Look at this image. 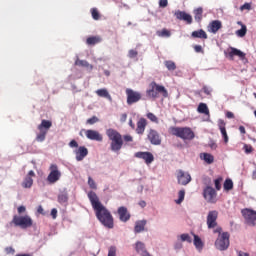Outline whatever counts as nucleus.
I'll return each instance as SVG.
<instances>
[{"label": "nucleus", "instance_id": "f257e3e1", "mask_svg": "<svg viewBox=\"0 0 256 256\" xmlns=\"http://www.w3.org/2000/svg\"><path fill=\"white\" fill-rule=\"evenodd\" d=\"M88 198L100 223L108 229H113L114 218L110 211L100 202L97 194L91 191L88 193Z\"/></svg>", "mask_w": 256, "mask_h": 256}, {"label": "nucleus", "instance_id": "f03ea898", "mask_svg": "<svg viewBox=\"0 0 256 256\" xmlns=\"http://www.w3.org/2000/svg\"><path fill=\"white\" fill-rule=\"evenodd\" d=\"M106 135L111 141V144H110L111 151L119 152L124 145L122 135L115 129H108L106 131Z\"/></svg>", "mask_w": 256, "mask_h": 256}, {"label": "nucleus", "instance_id": "7ed1b4c3", "mask_svg": "<svg viewBox=\"0 0 256 256\" xmlns=\"http://www.w3.org/2000/svg\"><path fill=\"white\" fill-rule=\"evenodd\" d=\"M214 233H218L219 237L215 242V246L218 250L220 251H225L229 248L230 246V234L228 232H224L222 233V228L221 227H217L214 230Z\"/></svg>", "mask_w": 256, "mask_h": 256}, {"label": "nucleus", "instance_id": "20e7f679", "mask_svg": "<svg viewBox=\"0 0 256 256\" xmlns=\"http://www.w3.org/2000/svg\"><path fill=\"white\" fill-rule=\"evenodd\" d=\"M170 132L172 135L177 136L183 140H192L195 137L194 132L190 128L172 127Z\"/></svg>", "mask_w": 256, "mask_h": 256}, {"label": "nucleus", "instance_id": "39448f33", "mask_svg": "<svg viewBox=\"0 0 256 256\" xmlns=\"http://www.w3.org/2000/svg\"><path fill=\"white\" fill-rule=\"evenodd\" d=\"M150 90L147 91V95L150 98L156 99L159 97V94H162L164 98L168 97V91L165 89L164 86H160L155 82L150 84Z\"/></svg>", "mask_w": 256, "mask_h": 256}, {"label": "nucleus", "instance_id": "423d86ee", "mask_svg": "<svg viewBox=\"0 0 256 256\" xmlns=\"http://www.w3.org/2000/svg\"><path fill=\"white\" fill-rule=\"evenodd\" d=\"M11 223L14 224L16 227H20L22 229H27L33 226V220L28 215H25V216L15 215Z\"/></svg>", "mask_w": 256, "mask_h": 256}, {"label": "nucleus", "instance_id": "0eeeda50", "mask_svg": "<svg viewBox=\"0 0 256 256\" xmlns=\"http://www.w3.org/2000/svg\"><path fill=\"white\" fill-rule=\"evenodd\" d=\"M203 196L208 203L215 204L217 202V192L210 186L203 190Z\"/></svg>", "mask_w": 256, "mask_h": 256}, {"label": "nucleus", "instance_id": "6e6552de", "mask_svg": "<svg viewBox=\"0 0 256 256\" xmlns=\"http://www.w3.org/2000/svg\"><path fill=\"white\" fill-rule=\"evenodd\" d=\"M61 178V172L58 169V166L56 164H52L50 166V174L47 177V181L50 184H54L57 181H59Z\"/></svg>", "mask_w": 256, "mask_h": 256}, {"label": "nucleus", "instance_id": "1a4fd4ad", "mask_svg": "<svg viewBox=\"0 0 256 256\" xmlns=\"http://www.w3.org/2000/svg\"><path fill=\"white\" fill-rule=\"evenodd\" d=\"M147 139L152 145H155V146L161 145L162 143L160 134L154 129H150L148 131Z\"/></svg>", "mask_w": 256, "mask_h": 256}, {"label": "nucleus", "instance_id": "9d476101", "mask_svg": "<svg viewBox=\"0 0 256 256\" xmlns=\"http://www.w3.org/2000/svg\"><path fill=\"white\" fill-rule=\"evenodd\" d=\"M242 216H244V219H246V223L250 226H255L256 223V211L245 209L242 210Z\"/></svg>", "mask_w": 256, "mask_h": 256}, {"label": "nucleus", "instance_id": "9b49d317", "mask_svg": "<svg viewBox=\"0 0 256 256\" xmlns=\"http://www.w3.org/2000/svg\"><path fill=\"white\" fill-rule=\"evenodd\" d=\"M126 94H127L128 105L135 104L139 102L142 98V95L139 92H135L132 89H127Z\"/></svg>", "mask_w": 256, "mask_h": 256}, {"label": "nucleus", "instance_id": "f8f14e48", "mask_svg": "<svg viewBox=\"0 0 256 256\" xmlns=\"http://www.w3.org/2000/svg\"><path fill=\"white\" fill-rule=\"evenodd\" d=\"M177 180L180 185L186 186L192 181V177L189 173L179 170L177 172Z\"/></svg>", "mask_w": 256, "mask_h": 256}, {"label": "nucleus", "instance_id": "ddd939ff", "mask_svg": "<svg viewBox=\"0 0 256 256\" xmlns=\"http://www.w3.org/2000/svg\"><path fill=\"white\" fill-rule=\"evenodd\" d=\"M219 213L217 211H210L207 217V225L209 229H214L217 227V219H218Z\"/></svg>", "mask_w": 256, "mask_h": 256}, {"label": "nucleus", "instance_id": "4468645a", "mask_svg": "<svg viewBox=\"0 0 256 256\" xmlns=\"http://www.w3.org/2000/svg\"><path fill=\"white\" fill-rule=\"evenodd\" d=\"M175 17L180 21H185L188 25H191L193 23V18L191 14H187V12H184L182 10H177L175 12Z\"/></svg>", "mask_w": 256, "mask_h": 256}, {"label": "nucleus", "instance_id": "2eb2a0df", "mask_svg": "<svg viewBox=\"0 0 256 256\" xmlns=\"http://www.w3.org/2000/svg\"><path fill=\"white\" fill-rule=\"evenodd\" d=\"M85 131V135L89 140L92 141H98V142H102L103 141V136L95 130H84Z\"/></svg>", "mask_w": 256, "mask_h": 256}, {"label": "nucleus", "instance_id": "dca6fc26", "mask_svg": "<svg viewBox=\"0 0 256 256\" xmlns=\"http://www.w3.org/2000/svg\"><path fill=\"white\" fill-rule=\"evenodd\" d=\"M136 158L143 159L147 165L154 161V156L150 152H137L135 154Z\"/></svg>", "mask_w": 256, "mask_h": 256}, {"label": "nucleus", "instance_id": "f3484780", "mask_svg": "<svg viewBox=\"0 0 256 256\" xmlns=\"http://www.w3.org/2000/svg\"><path fill=\"white\" fill-rule=\"evenodd\" d=\"M235 56L240 58V60L242 61L246 60L245 52L238 50V48H230V52H228V57L230 58V60H233Z\"/></svg>", "mask_w": 256, "mask_h": 256}, {"label": "nucleus", "instance_id": "a211bd4d", "mask_svg": "<svg viewBox=\"0 0 256 256\" xmlns=\"http://www.w3.org/2000/svg\"><path fill=\"white\" fill-rule=\"evenodd\" d=\"M76 155V160L78 162L83 161V159L88 155V149L85 146H80L77 150L74 151Z\"/></svg>", "mask_w": 256, "mask_h": 256}, {"label": "nucleus", "instance_id": "6ab92c4d", "mask_svg": "<svg viewBox=\"0 0 256 256\" xmlns=\"http://www.w3.org/2000/svg\"><path fill=\"white\" fill-rule=\"evenodd\" d=\"M222 28V22L220 20H213L208 26L210 33L216 34Z\"/></svg>", "mask_w": 256, "mask_h": 256}, {"label": "nucleus", "instance_id": "aec40b11", "mask_svg": "<svg viewBox=\"0 0 256 256\" xmlns=\"http://www.w3.org/2000/svg\"><path fill=\"white\" fill-rule=\"evenodd\" d=\"M119 218L122 222H127L130 220L131 215L129 214L126 207H120L118 209Z\"/></svg>", "mask_w": 256, "mask_h": 256}, {"label": "nucleus", "instance_id": "412c9836", "mask_svg": "<svg viewBox=\"0 0 256 256\" xmlns=\"http://www.w3.org/2000/svg\"><path fill=\"white\" fill-rule=\"evenodd\" d=\"M147 125V120L145 118H141L137 123L136 133L139 135H143Z\"/></svg>", "mask_w": 256, "mask_h": 256}, {"label": "nucleus", "instance_id": "4be33fe9", "mask_svg": "<svg viewBox=\"0 0 256 256\" xmlns=\"http://www.w3.org/2000/svg\"><path fill=\"white\" fill-rule=\"evenodd\" d=\"M35 176V173L31 170L29 173H28V176L25 178V180L23 181L22 183V187L25 188V189H29L32 187L33 185V179L32 177Z\"/></svg>", "mask_w": 256, "mask_h": 256}, {"label": "nucleus", "instance_id": "5701e85b", "mask_svg": "<svg viewBox=\"0 0 256 256\" xmlns=\"http://www.w3.org/2000/svg\"><path fill=\"white\" fill-rule=\"evenodd\" d=\"M218 127L222 133V136L224 138V142L227 144L229 142V137L226 131V123L224 120H219L218 121Z\"/></svg>", "mask_w": 256, "mask_h": 256}, {"label": "nucleus", "instance_id": "b1692460", "mask_svg": "<svg viewBox=\"0 0 256 256\" xmlns=\"http://www.w3.org/2000/svg\"><path fill=\"white\" fill-rule=\"evenodd\" d=\"M146 225H147L146 220L137 221L135 224V228H134L135 233H141V232L145 231Z\"/></svg>", "mask_w": 256, "mask_h": 256}, {"label": "nucleus", "instance_id": "393cba45", "mask_svg": "<svg viewBox=\"0 0 256 256\" xmlns=\"http://www.w3.org/2000/svg\"><path fill=\"white\" fill-rule=\"evenodd\" d=\"M136 251L138 254H140L142 256H147L149 254L146 250L145 244L142 242L136 243Z\"/></svg>", "mask_w": 256, "mask_h": 256}, {"label": "nucleus", "instance_id": "a878e982", "mask_svg": "<svg viewBox=\"0 0 256 256\" xmlns=\"http://www.w3.org/2000/svg\"><path fill=\"white\" fill-rule=\"evenodd\" d=\"M52 127V122L48 120H42L41 124L38 126L39 131H46L48 133V130Z\"/></svg>", "mask_w": 256, "mask_h": 256}, {"label": "nucleus", "instance_id": "bb28decb", "mask_svg": "<svg viewBox=\"0 0 256 256\" xmlns=\"http://www.w3.org/2000/svg\"><path fill=\"white\" fill-rule=\"evenodd\" d=\"M96 94L101 98H106L108 101L112 102L113 99L111 95L109 94L107 89H99L96 91Z\"/></svg>", "mask_w": 256, "mask_h": 256}, {"label": "nucleus", "instance_id": "cd10ccee", "mask_svg": "<svg viewBox=\"0 0 256 256\" xmlns=\"http://www.w3.org/2000/svg\"><path fill=\"white\" fill-rule=\"evenodd\" d=\"M102 42L101 36H90L87 38L86 43L87 45L94 46Z\"/></svg>", "mask_w": 256, "mask_h": 256}, {"label": "nucleus", "instance_id": "c85d7f7f", "mask_svg": "<svg viewBox=\"0 0 256 256\" xmlns=\"http://www.w3.org/2000/svg\"><path fill=\"white\" fill-rule=\"evenodd\" d=\"M192 37L193 38H198V39H208V34H206L205 30H195L192 32Z\"/></svg>", "mask_w": 256, "mask_h": 256}, {"label": "nucleus", "instance_id": "c756f323", "mask_svg": "<svg viewBox=\"0 0 256 256\" xmlns=\"http://www.w3.org/2000/svg\"><path fill=\"white\" fill-rule=\"evenodd\" d=\"M194 17L196 22L200 23L203 19V8H195L194 9Z\"/></svg>", "mask_w": 256, "mask_h": 256}, {"label": "nucleus", "instance_id": "7c9ffc66", "mask_svg": "<svg viewBox=\"0 0 256 256\" xmlns=\"http://www.w3.org/2000/svg\"><path fill=\"white\" fill-rule=\"evenodd\" d=\"M201 159L204 160L207 164H213L214 163V156L208 153L201 154Z\"/></svg>", "mask_w": 256, "mask_h": 256}, {"label": "nucleus", "instance_id": "2f4dec72", "mask_svg": "<svg viewBox=\"0 0 256 256\" xmlns=\"http://www.w3.org/2000/svg\"><path fill=\"white\" fill-rule=\"evenodd\" d=\"M75 65L80 67L90 68L91 70L93 69L92 64H89L87 60H79V58H77Z\"/></svg>", "mask_w": 256, "mask_h": 256}, {"label": "nucleus", "instance_id": "473e14b6", "mask_svg": "<svg viewBox=\"0 0 256 256\" xmlns=\"http://www.w3.org/2000/svg\"><path fill=\"white\" fill-rule=\"evenodd\" d=\"M157 35L159 37L169 38L171 37V32L170 30H167V28H163V30H158Z\"/></svg>", "mask_w": 256, "mask_h": 256}, {"label": "nucleus", "instance_id": "72a5a7b5", "mask_svg": "<svg viewBox=\"0 0 256 256\" xmlns=\"http://www.w3.org/2000/svg\"><path fill=\"white\" fill-rule=\"evenodd\" d=\"M164 64L169 71H175L177 68L175 62H173L172 60H166Z\"/></svg>", "mask_w": 256, "mask_h": 256}, {"label": "nucleus", "instance_id": "f704fd0d", "mask_svg": "<svg viewBox=\"0 0 256 256\" xmlns=\"http://www.w3.org/2000/svg\"><path fill=\"white\" fill-rule=\"evenodd\" d=\"M194 245L196 246L197 249L202 250L203 249V242L202 240L199 238V236L194 235Z\"/></svg>", "mask_w": 256, "mask_h": 256}, {"label": "nucleus", "instance_id": "c9c22d12", "mask_svg": "<svg viewBox=\"0 0 256 256\" xmlns=\"http://www.w3.org/2000/svg\"><path fill=\"white\" fill-rule=\"evenodd\" d=\"M198 112L202 113V114H205V115H209V109H208L207 105L204 104V103H201L199 105Z\"/></svg>", "mask_w": 256, "mask_h": 256}, {"label": "nucleus", "instance_id": "e433bc0d", "mask_svg": "<svg viewBox=\"0 0 256 256\" xmlns=\"http://www.w3.org/2000/svg\"><path fill=\"white\" fill-rule=\"evenodd\" d=\"M58 202H59L60 204L67 203V202H68V194H67V193H61V194L58 196Z\"/></svg>", "mask_w": 256, "mask_h": 256}, {"label": "nucleus", "instance_id": "4c0bfd02", "mask_svg": "<svg viewBox=\"0 0 256 256\" xmlns=\"http://www.w3.org/2000/svg\"><path fill=\"white\" fill-rule=\"evenodd\" d=\"M91 14H92V18L95 21L100 20L101 16H100V12L97 10V8H91Z\"/></svg>", "mask_w": 256, "mask_h": 256}, {"label": "nucleus", "instance_id": "58836bf2", "mask_svg": "<svg viewBox=\"0 0 256 256\" xmlns=\"http://www.w3.org/2000/svg\"><path fill=\"white\" fill-rule=\"evenodd\" d=\"M247 33V27L245 26V24H242V28L240 30H236V35H238V37H245Z\"/></svg>", "mask_w": 256, "mask_h": 256}, {"label": "nucleus", "instance_id": "ea45409f", "mask_svg": "<svg viewBox=\"0 0 256 256\" xmlns=\"http://www.w3.org/2000/svg\"><path fill=\"white\" fill-rule=\"evenodd\" d=\"M47 131H40V133L36 137L37 142H43L46 139Z\"/></svg>", "mask_w": 256, "mask_h": 256}, {"label": "nucleus", "instance_id": "a19ab883", "mask_svg": "<svg viewBox=\"0 0 256 256\" xmlns=\"http://www.w3.org/2000/svg\"><path fill=\"white\" fill-rule=\"evenodd\" d=\"M233 181L231 180V179H227L226 181H225V183H224V189L226 190V191H230V190H232L233 189Z\"/></svg>", "mask_w": 256, "mask_h": 256}, {"label": "nucleus", "instance_id": "79ce46f5", "mask_svg": "<svg viewBox=\"0 0 256 256\" xmlns=\"http://www.w3.org/2000/svg\"><path fill=\"white\" fill-rule=\"evenodd\" d=\"M178 196H179V199L176 200V203H177V204H181V203L184 201V198H185V190H181V191L178 193Z\"/></svg>", "mask_w": 256, "mask_h": 256}, {"label": "nucleus", "instance_id": "37998d69", "mask_svg": "<svg viewBox=\"0 0 256 256\" xmlns=\"http://www.w3.org/2000/svg\"><path fill=\"white\" fill-rule=\"evenodd\" d=\"M222 181H223V178H222V177H220V178H218V179H216V180L214 181L215 187H216V190H217V191H220V190H221V188H222V185H221Z\"/></svg>", "mask_w": 256, "mask_h": 256}, {"label": "nucleus", "instance_id": "c03bdc74", "mask_svg": "<svg viewBox=\"0 0 256 256\" xmlns=\"http://www.w3.org/2000/svg\"><path fill=\"white\" fill-rule=\"evenodd\" d=\"M147 118L156 124L159 123L158 118L153 113H148Z\"/></svg>", "mask_w": 256, "mask_h": 256}, {"label": "nucleus", "instance_id": "a18cd8bd", "mask_svg": "<svg viewBox=\"0 0 256 256\" xmlns=\"http://www.w3.org/2000/svg\"><path fill=\"white\" fill-rule=\"evenodd\" d=\"M88 185L90 186L91 189H94V190L97 189V185L91 177L88 178Z\"/></svg>", "mask_w": 256, "mask_h": 256}, {"label": "nucleus", "instance_id": "49530a36", "mask_svg": "<svg viewBox=\"0 0 256 256\" xmlns=\"http://www.w3.org/2000/svg\"><path fill=\"white\" fill-rule=\"evenodd\" d=\"M137 56H138L137 50H129V52H128V57H129L130 59H134V58H136Z\"/></svg>", "mask_w": 256, "mask_h": 256}, {"label": "nucleus", "instance_id": "de8ad7c7", "mask_svg": "<svg viewBox=\"0 0 256 256\" xmlns=\"http://www.w3.org/2000/svg\"><path fill=\"white\" fill-rule=\"evenodd\" d=\"M181 240H182L183 242H185V241H187V242H189V243L192 242V239H191V237L189 236V234H182V235H181Z\"/></svg>", "mask_w": 256, "mask_h": 256}, {"label": "nucleus", "instance_id": "09e8293b", "mask_svg": "<svg viewBox=\"0 0 256 256\" xmlns=\"http://www.w3.org/2000/svg\"><path fill=\"white\" fill-rule=\"evenodd\" d=\"M97 122H99V119L96 116L87 120V124H89V125H94Z\"/></svg>", "mask_w": 256, "mask_h": 256}, {"label": "nucleus", "instance_id": "8fccbe9b", "mask_svg": "<svg viewBox=\"0 0 256 256\" xmlns=\"http://www.w3.org/2000/svg\"><path fill=\"white\" fill-rule=\"evenodd\" d=\"M244 152H246V154L252 153L253 147L251 145H244Z\"/></svg>", "mask_w": 256, "mask_h": 256}, {"label": "nucleus", "instance_id": "3c124183", "mask_svg": "<svg viewBox=\"0 0 256 256\" xmlns=\"http://www.w3.org/2000/svg\"><path fill=\"white\" fill-rule=\"evenodd\" d=\"M251 9V5L248 4L247 2L245 4H242V6H240V10L244 11V10H250Z\"/></svg>", "mask_w": 256, "mask_h": 256}, {"label": "nucleus", "instance_id": "603ef678", "mask_svg": "<svg viewBox=\"0 0 256 256\" xmlns=\"http://www.w3.org/2000/svg\"><path fill=\"white\" fill-rule=\"evenodd\" d=\"M108 256H116V248L110 247Z\"/></svg>", "mask_w": 256, "mask_h": 256}, {"label": "nucleus", "instance_id": "864d4df0", "mask_svg": "<svg viewBox=\"0 0 256 256\" xmlns=\"http://www.w3.org/2000/svg\"><path fill=\"white\" fill-rule=\"evenodd\" d=\"M132 142L133 141V137L132 136H130V135H125L124 137H123V142Z\"/></svg>", "mask_w": 256, "mask_h": 256}, {"label": "nucleus", "instance_id": "5fc2aeb1", "mask_svg": "<svg viewBox=\"0 0 256 256\" xmlns=\"http://www.w3.org/2000/svg\"><path fill=\"white\" fill-rule=\"evenodd\" d=\"M194 49H195L196 53H203L204 52L202 46H199V45L194 46Z\"/></svg>", "mask_w": 256, "mask_h": 256}, {"label": "nucleus", "instance_id": "6e6d98bb", "mask_svg": "<svg viewBox=\"0 0 256 256\" xmlns=\"http://www.w3.org/2000/svg\"><path fill=\"white\" fill-rule=\"evenodd\" d=\"M160 7H167L168 6V0H160L159 2Z\"/></svg>", "mask_w": 256, "mask_h": 256}, {"label": "nucleus", "instance_id": "4d7b16f0", "mask_svg": "<svg viewBox=\"0 0 256 256\" xmlns=\"http://www.w3.org/2000/svg\"><path fill=\"white\" fill-rule=\"evenodd\" d=\"M203 91H204V93H205L206 95H208V96H210L211 93H212V90H211L210 88H208L207 86H205V87L203 88Z\"/></svg>", "mask_w": 256, "mask_h": 256}, {"label": "nucleus", "instance_id": "13d9d810", "mask_svg": "<svg viewBox=\"0 0 256 256\" xmlns=\"http://www.w3.org/2000/svg\"><path fill=\"white\" fill-rule=\"evenodd\" d=\"M69 146L71 148H78V143L75 141V140H72L70 143H69Z\"/></svg>", "mask_w": 256, "mask_h": 256}, {"label": "nucleus", "instance_id": "bf43d9fd", "mask_svg": "<svg viewBox=\"0 0 256 256\" xmlns=\"http://www.w3.org/2000/svg\"><path fill=\"white\" fill-rule=\"evenodd\" d=\"M17 211H18L19 214L25 213L26 212V207L25 206H20V207H18Z\"/></svg>", "mask_w": 256, "mask_h": 256}, {"label": "nucleus", "instance_id": "052dcab7", "mask_svg": "<svg viewBox=\"0 0 256 256\" xmlns=\"http://www.w3.org/2000/svg\"><path fill=\"white\" fill-rule=\"evenodd\" d=\"M5 251H6L7 254H14L15 253V250L12 247H7L5 249Z\"/></svg>", "mask_w": 256, "mask_h": 256}, {"label": "nucleus", "instance_id": "680f3d73", "mask_svg": "<svg viewBox=\"0 0 256 256\" xmlns=\"http://www.w3.org/2000/svg\"><path fill=\"white\" fill-rule=\"evenodd\" d=\"M226 117H227L228 119H234V118H235V115H234L232 112H227V113H226Z\"/></svg>", "mask_w": 256, "mask_h": 256}, {"label": "nucleus", "instance_id": "e2e57ef3", "mask_svg": "<svg viewBox=\"0 0 256 256\" xmlns=\"http://www.w3.org/2000/svg\"><path fill=\"white\" fill-rule=\"evenodd\" d=\"M238 130H240V134H242V135H245V134H246V129H245L244 126H240V127L238 128Z\"/></svg>", "mask_w": 256, "mask_h": 256}, {"label": "nucleus", "instance_id": "0e129e2a", "mask_svg": "<svg viewBox=\"0 0 256 256\" xmlns=\"http://www.w3.org/2000/svg\"><path fill=\"white\" fill-rule=\"evenodd\" d=\"M57 210L56 209H52V211H51V215H52V217H53V219H56V217H57Z\"/></svg>", "mask_w": 256, "mask_h": 256}, {"label": "nucleus", "instance_id": "69168bd1", "mask_svg": "<svg viewBox=\"0 0 256 256\" xmlns=\"http://www.w3.org/2000/svg\"><path fill=\"white\" fill-rule=\"evenodd\" d=\"M37 212H38L39 214L44 215V209L42 208V206H39V207H38Z\"/></svg>", "mask_w": 256, "mask_h": 256}, {"label": "nucleus", "instance_id": "338daca9", "mask_svg": "<svg viewBox=\"0 0 256 256\" xmlns=\"http://www.w3.org/2000/svg\"><path fill=\"white\" fill-rule=\"evenodd\" d=\"M238 256H249V254L242 251H238Z\"/></svg>", "mask_w": 256, "mask_h": 256}, {"label": "nucleus", "instance_id": "774afa93", "mask_svg": "<svg viewBox=\"0 0 256 256\" xmlns=\"http://www.w3.org/2000/svg\"><path fill=\"white\" fill-rule=\"evenodd\" d=\"M126 120H127V114H123L121 116V122H126Z\"/></svg>", "mask_w": 256, "mask_h": 256}]
</instances>
